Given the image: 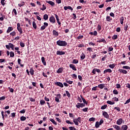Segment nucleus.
I'll return each mask as SVG.
<instances>
[{"instance_id":"49","label":"nucleus","mask_w":130,"mask_h":130,"mask_svg":"<svg viewBox=\"0 0 130 130\" xmlns=\"http://www.w3.org/2000/svg\"><path fill=\"white\" fill-rule=\"evenodd\" d=\"M117 35H114L112 37V39L113 40H116V39H117Z\"/></svg>"},{"instance_id":"50","label":"nucleus","mask_w":130,"mask_h":130,"mask_svg":"<svg viewBox=\"0 0 130 130\" xmlns=\"http://www.w3.org/2000/svg\"><path fill=\"white\" fill-rule=\"evenodd\" d=\"M122 69H124L125 70H130V67L129 66H123L122 67Z\"/></svg>"},{"instance_id":"18","label":"nucleus","mask_w":130,"mask_h":130,"mask_svg":"<svg viewBox=\"0 0 130 130\" xmlns=\"http://www.w3.org/2000/svg\"><path fill=\"white\" fill-rule=\"evenodd\" d=\"M14 30V28L12 26H9L7 30V33H10V32H12Z\"/></svg>"},{"instance_id":"35","label":"nucleus","mask_w":130,"mask_h":130,"mask_svg":"<svg viewBox=\"0 0 130 130\" xmlns=\"http://www.w3.org/2000/svg\"><path fill=\"white\" fill-rule=\"evenodd\" d=\"M26 117L22 116L20 117V120L21 121H25V120H26Z\"/></svg>"},{"instance_id":"33","label":"nucleus","mask_w":130,"mask_h":130,"mask_svg":"<svg viewBox=\"0 0 130 130\" xmlns=\"http://www.w3.org/2000/svg\"><path fill=\"white\" fill-rule=\"evenodd\" d=\"M107 103L108 104H110V105H113V104H115V103H114V102H111L110 101H107Z\"/></svg>"},{"instance_id":"40","label":"nucleus","mask_w":130,"mask_h":130,"mask_svg":"<svg viewBox=\"0 0 130 130\" xmlns=\"http://www.w3.org/2000/svg\"><path fill=\"white\" fill-rule=\"evenodd\" d=\"M45 101L43 100H40V104L41 105H44L45 104Z\"/></svg>"},{"instance_id":"34","label":"nucleus","mask_w":130,"mask_h":130,"mask_svg":"<svg viewBox=\"0 0 130 130\" xmlns=\"http://www.w3.org/2000/svg\"><path fill=\"white\" fill-rule=\"evenodd\" d=\"M120 24L121 25H123V21H124V18H123V16H122L120 18Z\"/></svg>"},{"instance_id":"13","label":"nucleus","mask_w":130,"mask_h":130,"mask_svg":"<svg viewBox=\"0 0 130 130\" xmlns=\"http://www.w3.org/2000/svg\"><path fill=\"white\" fill-rule=\"evenodd\" d=\"M46 3L50 5V6H51V7H54V6H55V3H54V2H53L52 1H46Z\"/></svg>"},{"instance_id":"53","label":"nucleus","mask_w":130,"mask_h":130,"mask_svg":"<svg viewBox=\"0 0 130 130\" xmlns=\"http://www.w3.org/2000/svg\"><path fill=\"white\" fill-rule=\"evenodd\" d=\"M11 36H16V31H14L10 33Z\"/></svg>"},{"instance_id":"58","label":"nucleus","mask_w":130,"mask_h":130,"mask_svg":"<svg viewBox=\"0 0 130 130\" xmlns=\"http://www.w3.org/2000/svg\"><path fill=\"white\" fill-rule=\"evenodd\" d=\"M8 89H9L10 92H11V93H14V89L12 88L11 87H8Z\"/></svg>"},{"instance_id":"47","label":"nucleus","mask_w":130,"mask_h":130,"mask_svg":"<svg viewBox=\"0 0 130 130\" xmlns=\"http://www.w3.org/2000/svg\"><path fill=\"white\" fill-rule=\"evenodd\" d=\"M113 94H114L115 95H117L118 94V91H117V90L115 89L113 91Z\"/></svg>"},{"instance_id":"59","label":"nucleus","mask_w":130,"mask_h":130,"mask_svg":"<svg viewBox=\"0 0 130 130\" xmlns=\"http://www.w3.org/2000/svg\"><path fill=\"white\" fill-rule=\"evenodd\" d=\"M66 82L70 85H72V84H73V81H71V80H67Z\"/></svg>"},{"instance_id":"15","label":"nucleus","mask_w":130,"mask_h":130,"mask_svg":"<svg viewBox=\"0 0 130 130\" xmlns=\"http://www.w3.org/2000/svg\"><path fill=\"white\" fill-rule=\"evenodd\" d=\"M128 126L127 125H122L121 127V130H127Z\"/></svg>"},{"instance_id":"16","label":"nucleus","mask_w":130,"mask_h":130,"mask_svg":"<svg viewBox=\"0 0 130 130\" xmlns=\"http://www.w3.org/2000/svg\"><path fill=\"white\" fill-rule=\"evenodd\" d=\"M80 97L83 102V104H86V105H88V102L87 101H86V100L84 98V97H83V96H82V95H80Z\"/></svg>"},{"instance_id":"11","label":"nucleus","mask_w":130,"mask_h":130,"mask_svg":"<svg viewBox=\"0 0 130 130\" xmlns=\"http://www.w3.org/2000/svg\"><path fill=\"white\" fill-rule=\"evenodd\" d=\"M57 55H63L66 54V52L62 51H57L56 53Z\"/></svg>"},{"instance_id":"27","label":"nucleus","mask_w":130,"mask_h":130,"mask_svg":"<svg viewBox=\"0 0 130 130\" xmlns=\"http://www.w3.org/2000/svg\"><path fill=\"white\" fill-rule=\"evenodd\" d=\"M49 120L50 121H51V122H52L53 124H55V125H57V123L55 121H54L53 119L50 118Z\"/></svg>"},{"instance_id":"54","label":"nucleus","mask_w":130,"mask_h":130,"mask_svg":"<svg viewBox=\"0 0 130 130\" xmlns=\"http://www.w3.org/2000/svg\"><path fill=\"white\" fill-rule=\"evenodd\" d=\"M20 45L21 47H25V44L22 42H20Z\"/></svg>"},{"instance_id":"63","label":"nucleus","mask_w":130,"mask_h":130,"mask_svg":"<svg viewBox=\"0 0 130 130\" xmlns=\"http://www.w3.org/2000/svg\"><path fill=\"white\" fill-rule=\"evenodd\" d=\"M72 77L73 79H77V75L75 74H72Z\"/></svg>"},{"instance_id":"23","label":"nucleus","mask_w":130,"mask_h":130,"mask_svg":"<svg viewBox=\"0 0 130 130\" xmlns=\"http://www.w3.org/2000/svg\"><path fill=\"white\" fill-rule=\"evenodd\" d=\"M73 122L75 125H79V122H78V118L76 119H73Z\"/></svg>"},{"instance_id":"64","label":"nucleus","mask_w":130,"mask_h":130,"mask_svg":"<svg viewBox=\"0 0 130 130\" xmlns=\"http://www.w3.org/2000/svg\"><path fill=\"white\" fill-rule=\"evenodd\" d=\"M69 128L70 130H75V127L74 126H70L69 127Z\"/></svg>"},{"instance_id":"2","label":"nucleus","mask_w":130,"mask_h":130,"mask_svg":"<svg viewBox=\"0 0 130 130\" xmlns=\"http://www.w3.org/2000/svg\"><path fill=\"white\" fill-rule=\"evenodd\" d=\"M17 29L20 33V35H22L23 34V29H22V27H21V24L20 23H17Z\"/></svg>"},{"instance_id":"9","label":"nucleus","mask_w":130,"mask_h":130,"mask_svg":"<svg viewBox=\"0 0 130 130\" xmlns=\"http://www.w3.org/2000/svg\"><path fill=\"white\" fill-rule=\"evenodd\" d=\"M123 121V120L122 119V118H119L116 121V124H118V125H120V124L122 123Z\"/></svg>"},{"instance_id":"39","label":"nucleus","mask_w":130,"mask_h":130,"mask_svg":"<svg viewBox=\"0 0 130 130\" xmlns=\"http://www.w3.org/2000/svg\"><path fill=\"white\" fill-rule=\"evenodd\" d=\"M100 124L99 123V122L96 121L95 122V127H96V128H98V127H99V126H100Z\"/></svg>"},{"instance_id":"57","label":"nucleus","mask_w":130,"mask_h":130,"mask_svg":"<svg viewBox=\"0 0 130 130\" xmlns=\"http://www.w3.org/2000/svg\"><path fill=\"white\" fill-rule=\"evenodd\" d=\"M46 9V6H45V5H43V8H41V10L42 11H45V9Z\"/></svg>"},{"instance_id":"31","label":"nucleus","mask_w":130,"mask_h":130,"mask_svg":"<svg viewBox=\"0 0 130 130\" xmlns=\"http://www.w3.org/2000/svg\"><path fill=\"white\" fill-rule=\"evenodd\" d=\"M99 88H100V89H103L104 87H105V84H101L98 85Z\"/></svg>"},{"instance_id":"20","label":"nucleus","mask_w":130,"mask_h":130,"mask_svg":"<svg viewBox=\"0 0 130 130\" xmlns=\"http://www.w3.org/2000/svg\"><path fill=\"white\" fill-rule=\"evenodd\" d=\"M106 73H112V70L110 69H108L104 71V74H106Z\"/></svg>"},{"instance_id":"4","label":"nucleus","mask_w":130,"mask_h":130,"mask_svg":"<svg viewBox=\"0 0 130 130\" xmlns=\"http://www.w3.org/2000/svg\"><path fill=\"white\" fill-rule=\"evenodd\" d=\"M96 72H98V74L101 73L100 69L94 68L92 70V73L93 74V75H96Z\"/></svg>"},{"instance_id":"5","label":"nucleus","mask_w":130,"mask_h":130,"mask_svg":"<svg viewBox=\"0 0 130 130\" xmlns=\"http://www.w3.org/2000/svg\"><path fill=\"white\" fill-rule=\"evenodd\" d=\"M48 23L47 22H44V25L41 27V28H40L41 31H43V30H45V28H46V27H48Z\"/></svg>"},{"instance_id":"12","label":"nucleus","mask_w":130,"mask_h":130,"mask_svg":"<svg viewBox=\"0 0 130 130\" xmlns=\"http://www.w3.org/2000/svg\"><path fill=\"white\" fill-rule=\"evenodd\" d=\"M55 17L56 18L57 23L58 25H59V26H61V23L59 21V18H58L57 14H55Z\"/></svg>"},{"instance_id":"1","label":"nucleus","mask_w":130,"mask_h":130,"mask_svg":"<svg viewBox=\"0 0 130 130\" xmlns=\"http://www.w3.org/2000/svg\"><path fill=\"white\" fill-rule=\"evenodd\" d=\"M56 44L59 46H64L66 47L67 45H68V43L66 41H61V40H58L56 42Z\"/></svg>"},{"instance_id":"41","label":"nucleus","mask_w":130,"mask_h":130,"mask_svg":"<svg viewBox=\"0 0 130 130\" xmlns=\"http://www.w3.org/2000/svg\"><path fill=\"white\" fill-rule=\"evenodd\" d=\"M106 108H107V105H105L101 107V109H102V110H104V109H106Z\"/></svg>"},{"instance_id":"25","label":"nucleus","mask_w":130,"mask_h":130,"mask_svg":"<svg viewBox=\"0 0 130 130\" xmlns=\"http://www.w3.org/2000/svg\"><path fill=\"white\" fill-rule=\"evenodd\" d=\"M86 57V55L84 54V53H82L80 56V58L82 60H83V59H85V58Z\"/></svg>"},{"instance_id":"61","label":"nucleus","mask_w":130,"mask_h":130,"mask_svg":"<svg viewBox=\"0 0 130 130\" xmlns=\"http://www.w3.org/2000/svg\"><path fill=\"white\" fill-rule=\"evenodd\" d=\"M89 121H95V118L91 117L89 119Z\"/></svg>"},{"instance_id":"60","label":"nucleus","mask_w":130,"mask_h":130,"mask_svg":"<svg viewBox=\"0 0 130 130\" xmlns=\"http://www.w3.org/2000/svg\"><path fill=\"white\" fill-rule=\"evenodd\" d=\"M87 50H88V51H89V52H92L93 51V48H91V47H88L87 49Z\"/></svg>"},{"instance_id":"32","label":"nucleus","mask_w":130,"mask_h":130,"mask_svg":"<svg viewBox=\"0 0 130 130\" xmlns=\"http://www.w3.org/2000/svg\"><path fill=\"white\" fill-rule=\"evenodd\" d=\"M72 63H74V64L79 63V60L77 59H74L73 60Z\"/></svg>"},{"instance_id":"45","label":"nucleus","mask_w":130,"mask_h":130,"mask_svg":"<svg viewBox=\"0 0 130 130\" xmlns=\"http://www.w3.org/2000/svg\"><path fill=\"white\" fill-rule=\"evenodd\" d=\"M15 16H17V10H16V9H14L12 11V14H14Z\"/></svg>"},{"instance_id":"30","label":"nucleus","mask_w":130,"mask_h":130,"mask_svg":"<svg viewBox=\"0 0 130 130\" xmlns=\"http://www.w3.org/2000/svg\"><path fill=\"white\" fill-rule=\"evenodd\" d=\"M106 20L107 22H110V21H112V18H111L110 16H107L106 17Z\"/></svg>"},{"instance_id":"24","label":"nucleus","mask_w":130,"mask_h":130,"mask_svg":"<svg viewBox=\"0 0 130 130\" xmlns=\"http://www.w3.org/2000/svg\"><path fill=\"white\" fill-rule=\"evenodd\" d=\"M96 42H99V43H100L101 42H103V43H106V41L105 39H101V40L97 41Z\"/></svg>"},{"instance_id":"37","label":"nucleus","mask_w":130,"mask_h":130,"mask_svg":"<svg viewBox=\"0 0 130 130\" xmlns=\"http://www.w3.org/2000/svg\"><path fill=\"white\" fill-rule=\"evenodd\" d=\"M9 45H10V48H11L12 50H14V47H15V46L11 43L9 44Z\"/></svg>"},{"instance_id":"43","label":"nucleus","mask_w":130,"mask_h":130,"mask_svg":"<svg viewBox=\"0 0 130 130\" xmlns=\"http://www.w3.org/2000/svg\"><path fill=\"white\" fill-rule=\"evenodd\" d=\"M66 93L68 98H70L71 97V93L68 90H66Z\"/></svg>"},{"instance_id":"48","label":"nucleus","mask_w":130,"mask_h":130,"mask_svg":"<svg viewBox=\"0 0 130 130\" xmlns=\"http://www.w3.org/2000/svg\"><path fill=\"white\" fill-rule=\"evenodd\" d=\"M15 56V53L13 51L10 52V57H14Z\"/></svg>"},{"instance_id":"44","label":"nucleus","mask_w":130,"mask_h":130,"mask_svg":"<svg viewBox=\"0 0 130 130\" xmlns=\"http://www.w3.org/2000/svg\"><path fill=\"white\" fill-rule=\"evenodd\" d=\"M109 67L110 69H114V68H115V64H110L109 65Z\"/></svg>"},{"instance_id":"29","label":"nucleus","mask_w":130,"mask_h":130,"mask_svg":"<svg viewBox=\"0 0 130 130\" xmlns=\"http://www.w3.org/2000/svg\"><path fill=\"white\" fill-rule=\"evenodd\" d=\"M34 69H33V68H30V70H29V73L31 75V76H34Z\"/></svg>"},{"instance_id":"56","label":"nucleus","mask_w":130,"mask_h":130,"mask_svg":"<svg viewBox=\"0 0 130 130\" xmlns=\"http://www.w3.org/2000/svg\"><path fill=\"white\" fill-rule=\"evenodd\" d=\"M77 100L78 101H79L80 103H82V102H83V101H82V99H81V98H80V96H79L77 98Z\"/></svg>"},{"instance_id":"51","label":"nucleus","mask_w":130,"mask_h":130,"mask_svg":"<svg viewBox=\"0 0 130 130\" xmlns=\"http://www.w3.org/2000/svg\"><path fill=\"white\" fill-rule=\"evenodd\" d=\"M115 110H116L117 111H118V112H119V111H120V108L118 107H115L114 108Z\"/></svg>"},{"instance_id":"19","label":"nucleus","mask_w":130,"mask_h":130,"mask_svg":"<svg viewBox=\"0 0 130 130\" xmlns=\"http://www.w3.org/2000/svg\"><path fill=\"white\" fill-rule=\"evenodd\" d=\"M62 72H63V68H60L58 69V70L56 71V73L57 74H61L62 73Z\"/></svg>"},{"instance_id":"14","label":"nucleus","mask_w":130,"mask_h":130,"mask_svg":"<svg viewBox=\"0 0 130 130\" xmlns=\"http://www.w3.org/2000/svg\"><path fill=\"white\" fill-rule=\"evenodd\" d=\"M118 72H119V73H120L121 74H127V71L125 70H123V69H119L118 70Z\"/></svg>"},{"instance_id":"6","label":"nucleus","mask_w":130,"mask_h":130,"mask_svg":"<svg viewBox=\"0 0 130 130\" xmlns=\"http://www.w3.org/2000/svg\"><path fill=\"white\" fill-rule=\"evenodd\" d=\"M54 85L60 87L61 88H63V84L60 82H54Z\"/></svg>"},{"instance_id":"21","label":"nucleus","mask_w":130,"mask_h":130,"mask_svg":"<svg viewBox=\"0 0 130 130\" xmlns=\"http://www.w3.org/2000/svg\"><path fill=\"white\" fill-rule=\"evenodd\" d=\"M53 35H54V36H55L56 37H57V36H58V32H57L55 30H53Z\"/></svg>"},{"instance_id":"42","label":"nucleus","mask_w":130,"mask_h":130,"mask_svg":"<svg viewBox=\"0 0 130 130\" xmlns=\"http://www.w3.org/2000/svg\"><path fill=\"white\" fill-rule=\"evenodd\" d=\"M5 112H4V111H1V114H2V118L3 119V120H5Z\"/></svg>"},{"instance_id":"62","label":"nucleus","mask_w":130,"mask_h":130,"mask_svg":"<svg viewBox=\"0 0 130 130\" xmlns=\"http://www.w3.org/2000/svg\"><path fill=\"white\" fill-rule=\"evenodd\" d=\"M26 112V109H23L19 112V113L24 114Z\"/></svg>"},{"instance_id":"38","label":"nucleus","mask_w":130,"mask_h":130,"mask_svg":"<svg viewBox=\"0 0 130 130\" xmlns=\"http://www.w3.org/2000/svg\"><path fill=\"white\" fill-rule=\"evenodd\" d=\"M23 6H25V2H22L21 3L18 4V6L21 8V7H23Z\"/></svg>"},{"instance_id":"17","label":"nucleus","mask_w":130,"mask_h":130,"mask_svg":"<svg viewBox=\"0 0 130 130\" xmlns=\"http://www.w3.org/2000/svg\"><path fill=\"white\" fill-rule=\"evenodd\" d=\"M70 68H71V69H72L73 71H77V68H76V66H75V64H70Z\"/></svg>"},{"instance_id":"8","label":"nucleus","mask_w":130,"mask_h":130,"mask_svg":"<svg viewBox=\"0 0 130 130\" xmlns=\"http://www.w3.org/2000/svg\"><path fill=\"white\" fill-rule=\"evenodd\" d=\"M49 21L51 23L54 24V23H55V18H54V16L52 15L51 17L49 18Z\"/></svg>"},{"instance_id":"55","label":"nucleus","mask_w":130,"mask_h":130,"mask_svg":"<svg viewBox=\"0 0 130 130\" xmlns=\"http://www.w3.org/2000/svg\"><path fill=\"white\" fill-rule=\"evenodd\" d=\"M31 84H32L33 87H36L37 88V83H36V82H31Z\"/></svg>"},{"instance_id":"3","label":"nucleus","mask_w":130,"mask_h":130,"mask_svg":"<svg viewBox=\"0 0 130 130\" xmlns=\"http://www.w3.org/2000/svg\"><path fill=\"white\" fill-rule=\"evenodd\" d=\"M76 106L77 108H78L79 109V108H83V107H85V106H86V105H85V104L84 103H78Z\"/></svg>"},{"instance_id":"10","label":"nucleus","mask_w":130,"mask_h":130,"mask_svg":"<svg viewBox=\"0 0 130 130\" xmlns=\"http://www.w3.org/2000/svg\"><path fill=\"white\" fill-rule=\"evenodd\" d=\"M61 96V95L59 93L57 94V97H55V101H56V102H59V99H60Z\"/></svg>"},{"instance_id":"22","label":"nucleus","mask_w":130,"mask_h":130,"mask_svg":"<svg viewBox=\"0 0 130 130\" xmlns=\"http://www.w3.org/2000/svg\"><path fill=\"white\" fill-rule=\"evenodd\" d=\"M41 59L44 66H46V61H45V58L44 57H42Z\"/></svg>"},{"instance_id":"46","label":"nucleus","mask_w":130,"mask_h":130,"mask_svg":"<svg viewBox=\"0 0 130 130\" xmlns=\"http://www.w3.org/2000/svg\"><path fill=\"white\" fill-rule=\"evenodd\" d=\"M78 47H79V48H81V47H84L85 45L84 44H81L77 45Z\"/></svg>"},{"instance_id":"26","label":"nucleus","mask_w":130,"mask_h":130,"mask_svg":"<svg viewBox=\"0 0 130 130\" xmlns=\"http://www.w3.org/2000/svg\"><path fill=\"white\" fill-rule=\"evenodd\" d=\"M113 127H114L117 130H121L120 126H119L117 125H113Z\"/></svg>"},{"instance_id":"36","label":"nucleus","mask_w":130,"mask_h":130,"mask_svg":"<svg viewBox=\"0 0 130 130\" xmlns=\"http://www.w3.org/2000/svg\"><path fill=\"white\" fill-rule=\"evenodd\" d=\"M43 19H44V20H45L46 21V20H48V15L44 14V16H43Z\"/></svg>"},{"instance_id":"28","label":"nucleus","mask_w":130,"mask_h":130,"mask_svg":"<svg viewBox=\"0 0 130 130\" xmlns=\"http://www.w3.org/2000/svg\"><path fill=\"white\" fill-rule=\"evenodd\" d=\"M32 27L35 30L37 29V25H36V23L35 22V21L32 22Z\"/></svg>"},{"instance_id":"52","label":"nucleus","mask_w":130,"mask_h":130,"mask_svg":"<svg viewBox=\"0 0 130 130\" xmlns=\"http://www.w3.org/2000/svg\"><path fill=\"white\" fill-rule=\"evenodd\" d=\"M77 120H78V122H79V123H81V122H82V118H81L80 117H78L77 118Z\"/></svg>"},{"instance_id":"7","label":"nucleus","mask_w":130,"mask_h":130,"mask_svg":"<svg viewBox=\"0 0 130 130\" xmlns=\"http://www.w3.org/2000/svg\"><path fill=\"white\" fill-rule=\"evenodd\" d=\"M103 115L105 118H107L108 119L109 118V115L108 114V113L107 112H103Z\"/></svg>"}]
</instances>
